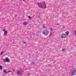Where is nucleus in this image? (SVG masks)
I'll list each match as a JSON object with an SVG mask.
<instances>
[{"mask_svg":"<svg viewBox=\"0 0 76 76\" xmlns=\"http://www.w3.org/2000/svg\"><path fill=\"white\" fill-rule=\"evenodd\" d=\"M27 75H29V73L27 74Z\"/></svg>","mask_w":76,"mask_h":76,"instance_id":"nucleus-19","label":"nucleus"},{"mask_svg":"<svg viewBox=\"0 0 76 76\" xmlns=\"http://www.w3.org/2000/svg\"><path fill=\"white\" fill-rule=\"evenodd\" d=\"M42 34L45 36H47L48 34H49V31L47 29H45L42 31Z\"/></svg>","mask_w":76,"mask_h":76,"instance_id":"nucleus-2","label":"nucleus"},{"mask_svg":"<svg viewBox=\"0 0 76 76\" xmlns=\"http://www.w3.org/2000/svg\"><path fill=\"white\" fill-rule=\"evenodd\" d=\"M3 53V52H1V53H0V55H2V54Z\"/></svg>","mask_w":76,"mask_h":76,"instance_id":"nucleus-15","label":"nucleus"},{"mask_svg":"<svg viewBox=\"0 0 76 76\" xmlns=\"http://www.w3.org/2000/svg\"><path fill=\"white\" fill-rule=\"evenodd\" d=\"M2 69V66H0V69Z\"/></svg>","mask_w":76,"mask_h":76,"instance_id":"nucleus-14","label":"nucleus"},{"mask_svg":"<svg viewBox=\"0 0 76 76\" xmlns=\"http://www.w3.org/2000/svg\"><path fill=\"white\" fill-rule=\"evenodd\" d=\"M31 64H35V63H34V62L32 63Z\"/></svg>","mask_w":76,"mask_h":76,"instance_id":"nucleus-17","label":"nucleus"},{"mask_svg":"<svg viewBox=\"0 0 76 76\" xmlns=\"http://www.w3.org/2000/svg\"><path fill=\"white\" fill-rule=\"evenodd\" d=\"M4 73H9V72H11V71H9L8 72H7V71H6V70H4Z\"/></svg>","mask_w":76,"mask_h":76,"instance_id":"nucleus-7","label":"nucleus"},{"mask_svg":"<svg viewBox=\"0 0 76 76\" xmlns=\"http://www.w3.org/2000/svg\"><path fill=\"white\" fill-rule=\"evenodd\" d=\"M4 35H7V32L6 30L5 29H4Z\"/></svg>","mask_w":76,"mask_h":76,"instance_id":"nucleus-6","label":"nucleus"},{"mask_svg":"<svg viewBox=\"0 0 76 76\" xmlns=\"http://www.w3.org/2000/svg\"><path fill=\"white\" fill-rule=\"evenodd\" d=\"M23 42L24 44H25V42L24 41Z\"/></svg>","mask_w":76,"mask_h":76,"instance_id":"nucleus-18","label":"nucleus"},{"mask_svg":"<svg viewBox=\"0 0 76 76\" xmlns=\"http://www.w3.org/2000/svg\"><path fill=\"white\" fill-rule=\"evenodd\" d=\"M66 35H69V32L68 31H66Z\"/></svg>","mask_w":76,"mask_h":76,"instance_id":"nucleus-10","label":"nucleus"},{"mask_svg":"<svg viewBox=\"0 0 76 76\" xmlns=\"http://www.w3.org/2000/svg\"><path fill=\"white\" fill-rule=\"evenodd\" d=\"M38 5L40 8L44 9L46 7V4L45 3V2H43L42 3L38 4Z\"/></svg>","mask_w":76,"mask_h":76,"instance_id":"nucleus-1","label":"nucleus"},{"mask_svg":"<svg viewBox=\"0 0 76 76\" xmlns=\"http://www.w3.org/2000/svg\"><path fill=\"white\" fill-rule=\"evenodd\" d=\"M75 76H76L75 75Z\"/></svg>","mask_w":76,"mask_h":76,"instance_id":"nucleus-22","label":"nucleus"},{"mask_svg":"<svg viewBox=\"0 0 76 76\" xmlns=\"http://www.w3.org/2000/svg\"><path fill=\"white\" fill-rule=\"evenodd\" d=\"M76 74V70H74L72 71V73H71V76H73V75H75V74Z\"/></svg>","mask_w":76,"mask_h":76,"instance_id":"nucleus-3","label":"nucleus"},{"mask_svg":"<svg viewBox=\"0 0 76 76\" xmlns=\"http://www.w3.org/2000/svg\"><path fill=\"white\" fill-rule=\"evenodd\" d=\"M51 33H50V35L49 36V37H51Z\"/></svg>","mask_w":76,"mask_h":76,"instance_id":"nucleus-12","label":"nucleus"},{"mask_svg":"<svg viewBox=\"0 0 76 76\" xmlns=\"http://www.w3.org/2000/svg\"><path fill=\"white\" fill-rule=\"evenodd\" d=\"M28 18H29V19H31V16H28Z\"/></svg>","mask_w":76,"mask_h":76,"instance_id":"nucleus-16","label":"nucleus"},{"mask_svg":"<svg viewBox=\"0 0 76 76\" xmlns=\"http://www.w3.org/2000/svg\"><path fill=\"white\" fill-rule=\"evenodd\" d=\"M28 25V23L26 22H25L23 23V25L24 26H25L26 25Z\"/></svg>","mask_w":76,"mask_h":76,"instance_id":"nucleus-8","label":"nucleus"},{"mask_svg":"<svg viewBox=\"0 0 76 76\" xmlns=\"http://www.w3.org/2000/svg\"><path fill=\"white\" fill-rule=\"evenodd\" d=\"M50 31H53V30L52 28L49 29Z\"/></svg>","mask_w":76,"mask_h":76,"instance_id":"nucleus-11","label":"nucleus"},{"mask_svg":"<svg viewBox=\"0 0 76 76\" xmlns=\"http://www.w3.org/2000/svg\"><path fill=\"white\" fill-rule=\"evenodd\" d=\"M23 1H25V0H22Z\"/></svg>","mask_w":76,"mask_h":76,"instance_id":"nucleus-20","label":"nucleus"},{"mask_svg":"<svg viewBox=\"0 0 76 76\" xmlns=\"http://www.w3.org/2000/svg\"><path fill=\"white\" fill-rule=\"evenodd\" d=\"M75 34H76V31H75Z\"/></svg>","mask_w":76,"mask_h":76,"instance_id":"nucleus-21","label":"nucleus"},{"mask_svg":"<svg viewBox=\"0 0 76 76\" xmlns=\"http://www.w3.org/2000/svg\"><path fill=\"white\" fill-rule=\"evenodd\" d=\"M66 49H64V48H63L62 49V51H65V50Z\"/></svg>","mask_w":76,"mask_h":76,"instance_id":"nucleus-13","label":"nucleus"},{"mask_svg":"<svg viewBox=\"0 0 76 76\" xmlns=\"http://www.w3.org/2000/svg\"><path fill=\"white\" fill-rule=\"evenodd\" d=\"M17 75H18L19 76L22 75V72L20 71H17Z\"/></svg>","mask_w":76,"mask_h":76,"instance_id":"nucleus-4","label":"nucleus"},{"mask_svg":"<svg viewBox=\"0 0 76 76\" xmlns=\"http://www.w3.org/2000/svg\"><path fill=\"white\" fill-rule=\"evenodd\" d=\"M61 37L62 38H66V35L65 34H63L61 35Z\"/></svg>","mask_w":76,"mask_h":76,"instance_id":"nucleus-5","label":"nucleus"},{"mask_svg":"<svg viewBox=\"0 0 76 76\" xmlns=\"http://www.w3.org/2000/svg\"><path fill=\"white\" fill-rule=\"evenodd\" d=\"M5 61L6 62H9V59L8 58L5 59Z\"/></svg>","mask_w":76,"mask_h":76,"instance_id":"nucleus-9","label":"nucleus"}]
</instances>
